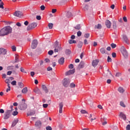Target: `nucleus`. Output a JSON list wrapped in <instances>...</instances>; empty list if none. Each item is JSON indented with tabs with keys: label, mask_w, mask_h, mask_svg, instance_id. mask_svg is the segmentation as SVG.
<instances>
[{
	"label": "nucleus",
	"mask_w": 130,
	"mask_h": 130,
	"mask_svg": "<svg viewBox=\"0 0 130 130\" xmlns=\"http://www.w3.org/2000/svg\"><path fill=\"white\" fill-rule=\"evenodd\" d=\"M12 31H13V29L11 26H5L0 30V36L4 37L9 35V34L12 33Z\"/></svg>",
	"instance_id": "obj_1"
},
{
	"label": "nucleus",
	"mask_w": 130,
	"mask_h": 130,
	"mask_svg": "<svg viewBox=\"0 0 130 130\" xmlns=\"http://www.w3.org/2000/svg\"><path fill=\"white\" fill-rule=\"evenodd\" d=\"M12 117V111H9V110H7L4 114L3 119L5 120H7V119H9L10 117Z\"/></svg>",
	"instance_id": "obj_2"
},
{
	"label": "nucleus",
	"mask_w": 130,
	"mask_h": 130,
	"mask_svg": "<svg viewBox=\"0 0 130 130\" xmlns=\"http://www.w3.org/2000/svg\"><path fill=\"white\" fill-rule=\"evenodd\" d=\"M18 108L20 110H25V109H27V104L23 102H19Z\"/></svg>",
	"instance_id": "obj_3"
},
{
	"label": "nucleus",
	"mask_w": 130,
	"mask_h": 130,
	"mask_svg": "<svg viewBox=\"0 0 130 130\" xmlns=\"http://www.w3.org/2000/svg\"><path fill=\"white\" fill-rule=\"evenodd\" d=\"M120 51L124 57H127V56H128V53H127V51H126V49H125L124 46H122L121 47Z\"/></svg>",
	"instance_id": "obj_4"
},
{
	"label": "nucleus",
	"mask_w": 130,
	"mask_h": 130,
	"mask_svg": "<svg viewBox=\"0 0 130 130\" xmlns=\"http://www.w3.org/2000/svg\"><path fill=\"white\" fill-rule=\"evenodd\" d=\"M37 27V23L34 22L29 24L27 27V31H30V30H32L34 29V28H36Z\"/></svg>",
	"instance_id": "obj_5"
},
{
	"label": "nucleus",
	"mask_w": 130,
	"mask_h": 130,
	"mask_svg": "<svg viewBox=\"0 0 130 130\" xmlns=\"http://www.w3.org/2000/svg\"><path fill=\"white\" fill-rule=\"evenodd\" d=\"M14 16L18 17V18H21V17L23 16V12L20 11H16L14 12Z\"/></svg>",
	"instance_id": "obj_6"
},
{
	"label": "nucleus",
	"mask_w": 130,
	"mask_h": 130,
	"mask_svg": "<svg viewBox=\"0 0 130 130\" xmlns=\"http://www.w3.org/2000/svg\"><path fill=\"white\" fill-rule=\"evenodd\" d=\"M38 44V42L37 40H34L32 42V44L31 45V47L32 49H35L37 47V45Z\"/></svg>",
	"instance_id": "obj_7"
},
{
	"label": "nucleus",
	"mask_w": 130,
	"mask_h": 130,
	"mask_svg": "<svg viewBox=\"0 0 130 130\" xmlns=\"http://www.w3.org/2000/svg\"><path fill=\"white\" fill-rule=\"evenodd\" d=\"M63 85L65 87H68L70 85V79L69 78H64L63 80Z\"/></svg>",
	"instance_id": "obj_8"
},
{
	"label": "nucleus",
	"mask_w": 130,
	"mask_h": 130,
	"mask_svg": "<svg viewBox=\"0 0 130 130\" xmlns=\"http://www.w3.org/2000/svg\"><path fill=\"white\" fill-rule=\"evenodd\" d=\"M54 47L55 48L54 50V52H58V51L61 50V47H60L58 44H56Z\"/></svg>",
	"instance_id": "obj_9"
},
{
	"label": "nucleus",
	"mask_w": 130,
	"mask_h": 130,
	"mask_svg": "<svg viewBox=\"0 0 130 130\" xmlns=\"http://www.w3.org/2000/svg\"><path fill=\"white\" fill-rule=\"evenodd\" d=\"M105 25L107 27L110 29V28L111 27V22H110V21L109 20H106L105 21Z\"/></svg>",
	"instance_id": "obj_10"
},
{
	"label": "nucleus",
	"mask_w": 130,
	"mask_h": 130,
	"mask_svg": "<svg viewBox=\"0 0 130 130\" xmlns=\"http://www.w3.org/2000/svg\"><path fill=\"white\" fill-rule=\"evenodd\" d=\"M35 125L37 127L40 128V127H41V125H42V123L40 120H38L36 122Z\"/></svg>",
	"instance_id": "obj_11"
},
{
	"label": "nucleus",
	"mask_w": 130,
	"mask_h": 130,
	"mask_svg": "<svg viewBox=\"0 0 130 130\" xmlns=\"http://www.w3.org/2000/svg\"><path fill=\"white\" fill-rule=\"evenodd\" d=\"M99 62V60L95 59L93 60L92 62V66L94 68H96L97 67V65L98 64V63Z\"/></svg>",
	"instance_id": "obj_12"
},
{
	"label": "nucleus",
	"mask_w": 130,
	"mask_h": 130,
	"mask_svg": "<svg viewBox=\"0 0 130 130\" xmlns=\"http://www.w3.org/2000/svg\"><path fill=\"white\" fill-rule=\"evenodd\" d=\"M18 122H19V119H18V118L15 119L12 123V127H14V126H15L16 124H17Z\"/></svg>",
	"instance_id": "obj_13"
},
{
	"label": "nucleus",
	"mask_w": 130,
	"mask_h": 130,
	"mask_svg": "<svg viewBox=\"0 0 130 130\" xmlns=\"http://www.w3.org/2000/svg\"><path fill=\"white\" fill-rule=\"evenodd\" d=\"M73 74H75V69L69 70L68 72L66 73V76H69L70 75H73Z\"/></svg>",
	"instance_id": "obj_14"
},
{
	"label": "nucleus",
	"mask_w": 130,
	"mask_h": 130,
	"mask_svg": "<svg viewBox=\"0 0 130 130\" xmlns=\"http://www.w3.org/2000/svg\"><path fill=\"white\" fill-rule=\"evenodd\" d=\"M59 113H62V107H63V104L62 103H60L59 104Z\"/></svg>",
	"instance_id": "obj_15"
},
{
	"label": "nucleus",
	"mask_w": 130,
	"mask_h": 130,
	"mask_svg": "<svg viewBox=\"0 0 130 130\" xmlns=\"http://www.w3.org/2000/svg\"><path fill=\"white\" fill-rule=\"evenodd\" d=\"M123 39L125 43H126V44H129V41L128 40V39L127 38V37H126V36H123Z\"/></svg>",
	"instance_id": "obj_16"
},
{
	"label": "nucleus",
	"mask_w": 130,
	"mask_h": 130,
	"mask_svg": "<svg viewBox=\"0 0 130 130\" xmlns=\"http://www.w3.org/2000/svg\"><path fill=\"white\" fill-rule=\"evenodd\" d=\"M84 67H85V62L83 61H81L78 65V69H83Z\"/></svg>",
	"instance_id": "obj_17"
},
{
	"label": "nucleus",
	"mask_w": 130,
	"mask_h": 130,
	"mask_svg": "<svg viewBox=\"0 0 130 130\" xmlns=\"http://www.w3.org/2000/svg\"><path fill=\"white\" fill-rule=\"evenodd\" d=\"M7 54V50L4 48H0V54Z\"/></svg>",
	"instance_id": "obj_18"
},
{
	"label": "nucleus",
	"mask_w": 130,
	"mask_h": 130,
	"mask_svg": "<svg viewBox=\"0 0 130 130\" xmlns=\"http://www.w3.org/2000/svg\"><path fill=\"white\" fill-rule=\"evenodd\" d=\"M42 89L45 92V93H48V89H47V87H46L45 85H42Z\"/></svg>",
	"instance_id": "obj_19"
},
{
	"label": "nucleus",
	"mask_w": 130,
	"mask_h": 130,
	"mask_svg": "<svg viewBox=\"0 0 130 130\" xmlns=\"http://www.w3.org/2000/svg\"><path fill=\"white\" fill-rule=\"evenodd\" d=\"M58 63L59 64H63V63H64V58L63 57L60 58L58 60Z\"/></svg>",
	"instance_id": "obj_20"
},
{
	"label": "nucleus",
	"mask_w": 130,
	"mask_h": 130,
	"mask_svg": "<svg viewBox=\"0 0 130 130\" xmlns=\"http://www.w3.org/2000/svg\"><path fill=\"white\" fill-rule=\"evenodd\" d=\"M101 122H102L103 125H106V124H107V121L105 120V118H101Z\"/></svg>",
	"instance_id": "obj_21"
},
{
	"label": "nucleus",
	"mask_w": 130,
	"mask_h": 130,
	"mask_svg": "<svg viewBox=\"0 0 130 130\" xmlns=\"http://www.w3.org/2000/svg\"><path fill=\"white\" fill-rule=\"evenodd\" d=\"M118 91L119 92V93H122L124 92V89L122 87H119L118 88Z\"/></svg>",
	"instance_id": "obj_22"
},
{
	"label": "nucleus",
	"mask_w": 130,
	"mask_h": 130,
	"mask_svg": "<svg viewBox=\"0 0 130 130\" xmlns=\"http://www.w3.org/2000/svg\"><path fill=\"white\" fill-rule=\"evenodd\" d=\"M119 116L120 117H121L122 119H123L124 120H125V119H126V116H125V115H124V114L122 113H120Z\"/></svg>",
	"instance_id": "obj_23"
},
{
	"label": "nucleus",
	"mask_w": 130,
	"mask_h": 130,
	"mask_svg": "<svg viewBox=\"0 0 130 130\" xmlns=\"http://www.w3.org/2000/svg\"><path fill=\"white\" fill-rule=\"evenodd\" d=\"M34 92H35V93H36V94H40V93H41V92L40 91V89H39V88L37 87L34 90Z\"/></svg>",
	"instance_id": "obj_24"
},
{
	"label": "nucleus",
	"mask_w": 130,
	"mask_h": 130,
	"mask_svg": "<svg viewBox=\"0 0 130 130\" xmlns=\"http://www.w3.org/2000/svg\"><path fill=\"white\" fill-rule=\"evenodd\" d=\"M95 29H100L102 28V25H101V24H98V25H96L94 27Z\"/></svg>",
	"instance_id": "obj_25"
},
{
	"label": "nucleus",
	"mask_w": 130,
	"mask_h": 130,
	"mask_svg": "<svg viewBox=\"0 0 130 130\" xmlns=\"http://www.w3.org/2000/svg\"><path fill=\"white\" fill-rule=\"evenodd\" d=\"M27 92H28V89L27 88V87H24L22 90V93H23V94H26V93H27Z\"/></svg>",
	"instance_id": "obj_26"
},
{
	"label": "nucleus",
	"mask_w": 130,
	"mask_h": 130,
	"mask_svg": "<svg viewBox=\"0 0 130 130\" xmlns=\"http://www.w3.org/2000/svg\"><path fill=\"white\" fill-rule=\"evenodd\" d=\"M35 114V111L30 112V113H27V116H31L32 115H34Z\"/></svg>",
	"instance_id": "obj_27"
},
{
	"label": "nucleus",
	"mask_w": 130,
	"mask_h": 130,
	"mask_svg": "<svg viewBox=\"0 0 130 130\" xmlns=\"http://www.w3.org/2000/svg\"><path fill=\"white\" fill-rule=\"evenodd\" d=\"M113 28L114 29H116V28H117V26L116 25V21H113Z\"/></svg>",
	"instance_id": "obj_28"
},
{
	"label": "nucleus",
	"mask_w": 130,
	"mask_h": 130,
	"mask_svg": "<svg viewBox=\"0 0 130 130\" xmlns=\"http://www.w3.org/2000/svg\"><path fill=\"white\" fill-rule=\"evenodd\" d=\"M69 43L70 44H73V43H77V42L75 40H69Z\"/></svg>",
	"instance_id": "obj_29"
},
{
	"label": "nucleus",
	"mask_w": 130,
	"mask_h": 130,
	"mask_svg": "<svg viewBox=\"0 0 130 130\" xmlns=\"http://www.w3.org/2000/svg\"><path fill=\"white\" fill-rule=\"evenodd\" d=\"M18 85L20 87V88H24V84H23V82H18Z\"/></svg>",
	"instance_id": "obj_30"
},
{
	"label": "nucleus",
	"mask_w": 130,
	"mask_h": 130,
	"mask_svg": "<svg viewBox=\"0 0 130 130\" xmlns=\"http://www.w3.org/2000/svg\"><path fill=\"white\" fill-rule=\"evenodd\" d=\"M82 46H83V42H79L78 44V47L79 48H81Z\"/></svg>",
	"instance_id": "obj_31"
},
{
	"label": "nucleus",
	"mask_w": 130,
	"mask_h": 130,
	"mask_svg": "<svg viewBox=\"0 0 130 130\" xmlns=\"http://www.w3.org/2000/svg\"><path fill=\"white\" fill-rule=\"evenodd\" d=\"M66 16L67 18H71V17L72 16V13L70 12H67V13L66 14Z\"/></svg>",
	"instance_id": "obj_32"
},
{
	"label": "nucleus",
	"mask_w": 130,
	"mask_h": 130,
	"mask_svg": "<svg viewBox=\"0 0 130 130\" xmlns=\"http://www.w3.org/2000/svg\"><path fill=\"white\" fill-rule=\"evenodd\" d=\"M0 9H4V2L0 0Z\"/></svg>",
	"instance_id": "obj_33"
},
{
	"label": "nucleus",
	"mask_w": 130,
	"mask_h": 130,
	"mask_svg": "<svg viewBox=\"0 0 130 130\" xmlns=\"http://www.w3.org/2000/svg\"><path fill=\"white\" fill-rule=\"evenodd\" d=\"M75 29H76V30H80L81 29V25H80V24L77 25L75 27Z\"/></svg>",
	"instance_id": "obj_34"
},
{
	"label": "nucleus",
	"mask_w": 130,
	"mask_h": 130,
	"mask_svg": "<svg viewBox=\"0 0 130 130\" xmlns=\"http://www.w3.org/2000/svg\"><path fill=\"white\" fill-rule=\"evenodd\" d=\"M48 27H49V29H52V28L53 27V24L51 23H49Z\"/></svg>",
	"instance_id": "obj_35"
},
{
	"label": "nucleus",
	"mask_w": 130,
	"mask_h": 130,
	"mask_svg": "<svg viewBox=\"0 0 130 130\" xmlns=\"http://www.w3.org/2000/svg\"><path fill=\"white\" fill-rule=\"evenodd\" d=\"M11 85H12V86H16L17 85V81L13 80L11 82Z\"/></svg>",
	"instance_id": "obj_36"
},
{
	"label": "nucleus",
	"mask_w": 130,
	"mask_h": 130,
	"mask_svg": "<svg viewBox=\"0 0 130 130\" xmlns=\"http://www.w3.org/2000/svg\"><path fill=\"white\" fill-rule=\"evenodd\" d=\"M100 51H101V53L104 54V53H105V49H104V48H102L100 49Z\"/></svg>",
	"instance_id": "obj_37"
},
{
	"label": "nucleus",
	"mask_w": 130,
	"mask_h": 130,
	"mask_svg": "<svg viewBox=\"0 0 130 130\" xmlns=\"http://www.w3.org/2000/svg\"><path fill=\"white\" fill-rule=\"evenodd\" d=\"M18 111H14L13 113H12V115H13V116H16V115H18Z\"/></svg>",
	"instance_id": "obj_38"
},
{
	"label": "nucleus",
	"mask_w": 130,
	"mask_h": 130,
	"mask_svg": "<svg viewBox=\"0 0 130 130\" xmlns=\"http://www.w3.org/2000/svg\"><path fill=\"white\" fill-rule=\"evenodd\" d=\"M11 49H12V51H16L17 48L15 46H12Z\"/></svg>",
	"instance_id": "obj_39"
},
{
	"label": "nucleus",
	"mask_w": 130,
	"mask_h": 130,
	"mask_svg": "<svg viewBox=\"0 0 130 130\" xmlns=\"http://www.w3.org/2000/svg\"><path fill=\"white\" fill-rule=\"evenodd\" d=\"M71 53H72V51H71V50H70L69 49L66 50V54H71Z\"/></svg>",
	"instance_id": "obj_40"
},
{
	"label": "nucleus",
	"mask_w": 130,
	"mask_h": 130,
	"mask_svg": "<svg viewBox=\"0 0 130 130\" xmlns=\"http://www.w3.org/2000/svg\"><path fill=\"white\" fill-rule=\"evenodd\" d=\"M48 54H49V55H52V54H53V50L49 51L48 52Z\"/></svg>",
	"instance_id": "obj_41"
},
{
	"label": "nucleus",
	"mask_w": 130,
	"mask_h": 130,
	"mask_svg": "<svg viewBox=\"0 0 130 130\" xmlns=\"http://www.w3.org/2000/svg\"><path fill=\"white\" fill-rule=\"evenodd\" d=\"M84 37H85V38H89V37H90V34H84Z\"/></svg>",
	"instance_id": "obj_42"
},
{
	"label": "nucleus",
	"mask_w": 130,
	"mask_h": 130,
	"mask_svg": "<svg viewBox=\"0 0 130 130\" xmlns=\"http://www.w3.org/2000/svg\"><path fill=\"white\" fill-rule=\"evenodd\" d=\"M111 46L112 48H115V47H116V44H115L114 43H112L111 44Z\"/></svg>",
	"instance_id": "obj_43"
},
{
	"label": "nucleus",
	"mask_w": 130,
	"mask_h": 130,
	"mask_svg": "<svg viewBox=\"0 0 130 130\" xmlns=\"http://www.w3.org/2000/svg\"><path fill=\"white\" fill-rule=\"evenodd\" d=\"M70 87L71 88H75V87H76V84H75L74 83H72L70 84Z\"/></svg>",
	"instance_id": "obj_44"
},
{
	"label": "nucleus",
	"mask_w": 130,
	"mask_h": 130,
	"mask_svg": "<svg viewBox=\"0 0 130 130\" xmlns=\"http://www.w3.org/2000/svg\"><path fill=\"white\" fill-rule=\"evenodd\" d=\"M80 112L82 114H85V113H87V111H86V110H81Z\"/></svg>",
	"instance_id": "obj_45"
},
{
	"label": "nucleus",
	"mask_w": 130,
	"mask_h": 130,
	"mask_svg": "<svg viewBox=\"0 0 130 130\" xmlns=\"http://www.w3.org/2000/svg\"><path fill=\"white\" fill-rule=\"evenodd\" d=\"M112 59H111V58H110V56H108V58H107L108 62H110L112 61Z\"/></svg>",
	"instance_id": "obj_46"
},
{
	"label": "nucleus",
	"mask_w": 130,
	"mask_h": 130,
	"mask_svg": "<svg viewBox=\"0 0 130 130\" xmlns=\"http://www.w3.org/2000/svg\"><path fill=\"white\" fill-rule=\"evenodd\" d=\"M43 107L44 108H47V107H48V104H43Z\"/></svg>",
	"instance_id": "obj_47"
},
{
	"label": "nucleus",
	"mask_w": 130,
	"mask_h": 130,
	"mask_svg": "<svg viewBox=\"0 0 130 130\" xmlns=\"http://www.w3.org/2000/svg\"><path fill=\"white\" fill-rule=\"evenodd\" d=\"M120 105L122 107H125V105H124V103L122 102H120Z\"/></svg>",
	"instance_id": "obj_48"
},
{
	"label": "nucleus",
	"mask_w": 130,
	"mask_h": 130,
	"mask_svg": "<svg viewBox=\"0 0 130 130\" xmlns=\"http://www.w3.org/2000/svg\"><path fill=\"white\" fill-rule=\"evenodd\" d=\"M46 130H52V128H51V126H48L46 127Z\"/></svg>",
	"instance_id": "obj_49"
},
{
	"label": "nucleus",
	"mask_w": 130,
	"mask_h": 130,
	"mask_svg": "<svg viewBox=\"0 0 130 130\" xmlns=\"http://www.w3.org/2000/svg\"><path fill=\"white\" fill-rule=\"evenodd\" d=\"M82 35V32H81V31H78L77 32V36H78V37H80V36H81Z\"/></svg>",
	"instance_id": "obj_50"
},
{
	"label": "nucleus",
	"mask_w": 130,
	"mask_h": 130,
	"mask_svg": "<svg viewBox=\"0 0 130 130\" xmlns=\"http://www.w3.org/2000/svg\"><path fill=\"white\" fill-rule=\"evenodd\" d=\"M40 8L41 11H44L45 10V6H44V5L41 6Z\"/></svg>",
	"instance_id": "obj_51"
},
{
	"label": "nucleus",
	"mask_w": 130,
	"mask_h": 130,
	"mask_svg": "<svg viewBox=\"0 0 130 130\" xmlns=\"http://www.w3.org/2000/svg\"><path fill=\"white\" fill-rule=\"evenodd\" d=\"M20 71L22 73H24L25 74H27V72L25 71V70L23 69V68H20Z\"/></svg>",
	"instance_id": "obj_52"
},
{
	"label": "nucleus",
	"mask_w": 130,
	"mask_h": 130,
	"mask_svg": "<svg viewBox=\"0 0 130 130\" xmlns=\"http://www.w3.org/2000/svg\"><path fill=\"white\" fill-rule=\"evenodd\" d=\"M18 61H19V57H18V56H16L15 57V62H18Z\"/></svg>",
	"instance_id": "obj_53"
},
{
	"label": "nucleus",
	"mask_w": 130,
	"mask_h": 130,
	"mask_svg": "<svg viewBox=\"0 0 130 130\" xmlns=\"http://www.w3.org/2000/svg\"><path fill=\"white\" fill-rule=\"evenodd\" d=\"M37 20H41V16L40 15H38L36 17Z\"/></svg>",
	"instance_id": "obj_54"
},
{
	"label": "nucleus",
	"mask_w": 130,
	"mask_h": 130,
	"mask_svg": "<svg viewBox=\"0 0 130 130\" xmlns=\"http://www.w3.org/2000/svg\"><path fill=\"white\" fill-rule=\"evenodd\" d=\"M112 57H114V58L116 57V53L113 52L112 53Z\"/></svg>",
	"instance_id": "obj_55"
},
{
	"label": "nucleus",
	"mask_w": 130,
	"mask_h": 130,
	"mask_svg": "<svg viewBox=\"0 0 130 130\" xmlns=\"http://www.w3.org/2000/svg\"><path fill=\"white\" fill-rule=\"evenodd\" d=\"M69 69H74V64H70L69 66Z\"/></svg>",
	"instance_id": "obj_56"
},
{
	"label": "nucleus",
	"mask_w": 130,
	"mask_h": 130,
	"mask_svg": "<svg viewBox=\"0 0 130 130\" xmlns=\"http://www.w3.org/2000/svg\"><path fill=\"white\" fill-rule=\"evenodd\" d=\"M28 24H29V22H28V21H25L24 22V25H25V26H28Z\"/></svg>",
	"instance_id": "obj_57"
},
{
	"label": "nucleus",
	"mask_w": 130,
	"mask_h": 130,
	"mask_svg": "<svg viewBox=\"0 0 130 130\" xmlns=\"http://www.w3.org/2000/svg\"><path fill=\"white\" fill-rule=\"evenodd\" d=\"M126 129L130 130V125L129 124L127 125V126H126Z\"/></svg>",
	"instance_id": "obj_58"
},
{
	"label": "nucleus",
	"mask_w": 130,
	"mask_h": 130,
	"mask_svg": "<svg viewBox=\"0 0 130 130\" xmlns=\"http://www.w3.org/2000/svg\"><path fill=\"white\" fill-rule=\"evenodd\" d=\"M84 43L85 45L88 44V40L87 39H85L84 41Z\"/></svg>",
	"instance_id": "obj_59"
},
{
	"label": "nucleus",
	"mask_w": 130,
	"mask_h": 130,
	"mask_svg": "<svg viewBox=\"0 0 130 130\" xmlns=\"http://www.w3.org/2000/svg\"><path fill=\"white\" fill-rule=\"evenodd\" d=\"M5 83H6V84H10V79H6Z\"/></svg>",
	"instance_id": "obj_60"
},
{
	"label": "nucleus",
	"mask_w": 130,
	"mask_h": 130,
	"mask_svg": "<svg viewBox=\"0 0 130 130\" xmlns=\"http://www.w3.org/2000/svg\"><path fill=\"white\" fill-rule=\"evenodd\" d=\"M45 62H50V60L49 59H48V58H46V59H45Z\"/></svg>",
	"instance_id": "obj_61"
},
{
	"label": "nucleus",
	"mask_w": 130,
	"mask_h": 130,
	"mask_svg": "<svg viewBox=\"0 0 130 130\" xmlns=\"http://www.w3.org/2000/svg\"><path fill=\"white\" fill-rule=\"evenodd\" d=\"M0 113H5V110L3 109H0Z\"/></svg>",
	"instance_id": "obj_62"
},
{
	"label": "nucleus",
	"mask_w": 130,
	"mask_h": 130,
	"mask_svg": "<svg viewBox=\"0 0 130 130\" xmlns=\"http://www.w3.org/2000/svg\"><path fill=\"white\" fill-rule=\"evenodd\" d=\"M52 14H54V13H56V9H52Z\"/></svg>",
	"instance_id": "obj_63"
},
{
	"label": "nucleus",
	"mask_w": 130,
	"mask_h": 130,
	"mask_svg": "<svg viewBox=\"0 0 130 130\" xmlns=\"http://www.w3.org/2000/svg\"><path fill=\"white\" fill-rule=\"evenodd\" d=\"M121 74L120 73H117L115 75V77H119L120 76Z\"/></svg>",
	"instance_id": "obj_64"
}]
</instances>
